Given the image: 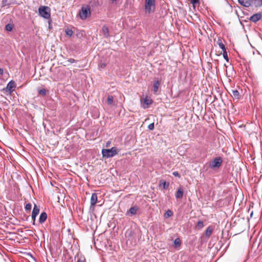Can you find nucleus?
I'll use <instances>...</instances> for the list:
<instances>
[{
  "instance_id": "nucleus-1",
  "label": "nucleus",
  "mask_w": 262,
  "mask_h": 262,
  "mask_svg": "<svg viewBox=\"0 0 262 262\" xmlns=\"http://www.w3.org/2000/svg\"><path fill=\"white\" fill-rule=\"evenodd\" d=\"M156 10V0H145L144 11L146 14L154 13Z\"/></svg>"
},
{
  "instance_id": "nucleus-2",
  "label": "nucleus",
  "mask_w": 262,
  "mask_h": 262,
  "mask_svg": "<svg viewBox=\"0 0 262 262\" xmlns=\"http://www.w3.org/2000/svg\"><path fill=\"white\" fill-rule=\"evenodd\" d=\"M118 150L116 147H113L110 149H102V154L103 157L108 158L113 157L118 154Z\"/></svg>"
},
{
  "instance_id": "nucleus-3",
  "label": "nucleus",
  "mask_w": 262,
  "mask_h": 262,
  "mask_svg": "<svg viewBox=\"0 0 262 262\" xmlns=\"http://www.w3.org/2000/svg\"><path fill=\"white\" fill-rule=\"evenodd\" d=\"M39 14L45 19H49L51 16V9L48 6H40L38 8Z\"/></svg>"
},
{
  "instance_id": "nucleus-4",
  "label": "nucleus",
  "mask_w": 262,
  "mask_h": 262,
  "mask_svg": "<svg viewBox=\"0 0 262 262\" xmlns=\"http://www.w3.org/2000/svg\"><path fill=\"white\" fill-rule=\"evenodd\" d=\"M90 15V9L88 6L82 7L79 12V17L82 20L85 19Z\"/></svg>"
},
{
  "instance_id": "nucleus-5",
  "label": "nucleus",
  "mask_w": 262,
  "mask_h": 262,
  "mask_svg": "<svg viewBox=\"0 0 262 262\" xmlns=\"http://www.w3.org/2000/svg\"><path fill=\"white\" fill-rule=\"evenodd\" d=\"M222 163V159L221 157H216L210 163V167L211 168H219Z\"/></svg>"
},
{
  "instance_id": "nucleus-6",
  "label": "nucleus",
  "mask_w": 262,
  "mask_h": 262,
  "mask_svg": "<svg viewBox=\"0 0 262 262\" xmlns=\"http://www.w3.org/2000/svg\"><path fill=\"white\" fill-rule=\"evenodd\" d=\"M15 87V82L13 80H11L8 82L7 86L4 89V91H5L6 92H8L10 94H11L14 91Z\"/></svg>"
},
{
  "instance_id": "nucleus-7",
  "label": "nucleus",
  "mask_w": 262,
  "mask_h": 262,
  "mask_svg": "<svg viewBox=\"0 0 262 262\" xmlns=\"http://www.w3.org/2000/svg\"><path fill=\"white\" fill-rule=\"evenodd\" d=\"M239 3L246 7H249L250 6L254 7V1L253 0H238Z\"/></svg>"
},
{
  "instance_id": "nucleus-8",
  "label": "nucleus",
  "mask_w": 262,
  "mask_h": 262,
  "mask_svg": "<svg viewBox=\"0 0 262 262\" xmlns=\"http://www.w3.org/2000/svg\"><path fill=\"white\" fill-rule=\"evenodd\" d=\"M262 17V14L261 13H256L251 16L250 18V20L251 21L254 23H256Z\"/></svg>"
},
{
  "instance_id": "nucleus-9",
  "label": "nucleus",
  "mask_w": 262,
  "mask_h": 262,
  "mask_svg": "<svg viewBox=\"0 0 262 262\" xmlns=\"http://www.w3.org/2000/svg\"><path fill=\"white\" fill-rule=\"evenodd\" d=\"M97 199L98 198L97 194L95 193H92L90 201L91 205L93 206H95L97 202Z\"/></svg>"
},
{
  "instance_id": "nucleus-10",
  "label": "nucleus",
  "mask_w": 262,
  "mask_h": 262,
  "mask_svg": "<svg viewBox=\"0 0 262 262\" xmlns=\"http://www.w3.org/2000/svg\"><path fill=\"white\" fill-rule=\"evenodd\" d=\"M47 218V214L46 212H42L39 216V222L40 223L42 224L45 222Z\"/></svg>"
},
{
  "instance_id": "nucleus-11",
  "label": "nucleus",
  "mask_w": 262,
  "mask_h": 262,
  "mask_svg": "<svg viewBox=\"0 0 262 262\" xmlns=\"http://www.w3.org/2000/svg\"><path fill=\"white\" fill-rule=\"evenodd\" d=\"M102 33L105 37L109 36V30L107 27L103 26L102 28Z\"/></svg>"
},
{
  "instance_id": "nucleus-12",
  "label": "nucleus",
  "mask_w": 262,
  "mask_h": 262,
  "mask_svg": "<svg viewBox=\"0 0 262 262\" xmlns=\"http://www.w3.org/2000/svg\"><path fill=\"white\" fill-rule=\"evenodd\" d=\"M183 189L182 188H179L176 193V198L177 199H181L183 197Z\"/></svg>"
},
{
  "instance_id": "nucleus-13",
  "label": "nucleus",
  "mask_w": 262,
  "mask_h": 262,
  "mask_svg": "<svg viewBox=\"0 0 262 262\" xmlns=\"http://www.w3.org/2000/svg\"><path fill=\"white\" fill-rule=\"evenodd\" d=\"M213 231V228L211 226H209L205 231V234L208 238L209 237Z\"/></svg>"
},
{
  "instance_id": "nucleus-14",
  "label": "nucleus",
  "mask_w": 262,
  "mask_h": 262,
  "mask_svg": "<svg viewBox=\"0 0 262 262\" xmlns=\"http://www.w3.org/2000/svg\"><path fill=\"white\" fill-rule=\"evenodd\" d=\"M144 103L146 105V106H143L144 108H146L148 107V106L152 103V100L149 98L146 97L144 99Z\"/></svg>"
},
{
  "instance_id": "nucleus-15",
  "label": "nucleus",
  "mask_w": 262,
  "mask_h": 262,
  "mask_svg": "<svg viewBox=\"0 0 262 262\" xmlns=\"http://www.w3.org/2000/svg\"><path fill=\"white\" fill-rule=\"evenodd\" d=\"M160 81L158 80L154 82V84H153V91H154V93H156L157 92V91L158 90V88L160 86Z\"/></svg>"
},
{
  "instance_id": "nucleus-16",
  "label": "nucleus",
  "mask_w": 262,
  "mask_h": 262,
  "mask_svg": "<svg viewBox=\"0 0 262 262\" xmlns=\"http://www.w3.org/2000/svg\"><path fill=\"white\" fill-rule=\"evenodd\" d=\"M39 212V209L38 207L36 205H34L33 211L32 212V215H33V216H37Z\"/></svg>"
},
{
  "instance_id": "nucleus-17",
  "label": "nucleus",
  "mask_w": 262,
  "mask_h": 262,
  "mask_svg": "<svg viewBox=\"0 0 262 262\" xmlns=\"http://www.w3.org/2000/svg\"><path fill=\"white\" fill-rule=\"evenodd\" d=\"M231 95H232V96L235 99H238L240 96L238 91L236 90H232V94Z\"/></svg>"
},
{
  "instance_id": "nucleus-18",
  "label": "nucleus",
  "mask_w": 262,
  "mask_h": 262,
  "mask_svg": "<svg viewBox=\"0 0 262 262\" xmlns=\"http://www.w3.org/2000/svg\"><path fill=\"white\" fill-rule=\"evenodd\" d=\"M254 2V7H260L262 6V0H253Z\"/></svg>"
},
{
  "instance_id": "nucleus-19",
  "label": "nucleus",
  "mask_w": 262,
  "mask_h": 262,
  "mask_svg": "<svg viewBox=\"0 0 262 262\" xmlns=\"http://www.w3.org/2000/svg\"><path fill=\"white\" fill-rule=\"evenodd\" d=\"M137 210V208L135 207H131L129 210L128 213H129L131 215H134L136 213Z\"/></svg>"
},
{
  "instance_id": "nucleus-20",
  "label": "nucleus",
  "mask_w": 262,
  "mask_h": 262,
  "mask_svg": "<svg viewBox=\"0 0 262 262\" xmlns=\"http://www.w3.org/2000/svg\"><path fill=\"white\" fill-rule=\"evenodd\" d=\"M217 43L219 46L220 47V48L221 49H222V51H224L226 50V48H225L224 43L222 42V41L220 39H219L217 40Z\"/></svg>"
},
{
  "instance_id": "nucleus-21",
  "label": "nucleus",
  "mask_w": 262,
  "mask_h": 262,
  "mask_svg": "<svg viewBox=\"0 0 262 262\" xmlns=\"http://www.w3.org/2000/svg\"><path fill=\"white\" fill-rule=\"evenodd\" d=\"M65 33L67 36L71 37L73 34V31L71 29H68L65 30Z\"/></svg>"
},
{
  "instance_id": "nucleus-22",
  "label": "nucleus",
  "mask_w": 262,
  "mask_h": 262,
  "mask_svg": "<svg viewBox=\"0 0 262 262\" xmlns=\"http://www.w3.org/2000/svg\"><path fill=\"white\" fill-rule=\"evenodd\" d=\"M113 99H114V98L112 96H108V97H107V103L108 104V105H111L113 104Z\"/></svg>"
},
{
  "instance_id": "nucleus-23",
  "label": "nucleus",
  "mask_w": 262,
  "mask_h": 262,
  "mask_svg": "<svg viewBox=\"0 0 262 262\" xmlns=\"http://www.w3.org/2000/svg\"><path fill=\"white\" fill-rule=\"evenodd\" d=\"M196 227L199 229H202L204 227L203 222L202 221H198L197 225H196Z\"/></svg>"
},
{
  "instance_id": "nucleus-24",
  "label": "nucleus",
  "mask_w": 262,
  "mask_h": 262,
  "mask_svg": "<svg viewBox=\"0 0 262 262\" xmlns=\"http://www.w3.org/2000/svg\"><path fill=\"white\" fill-rule=\"evenodd\" d=\"M160 184L162 185L164 189L167 188L169 186V184L165 181H161Z\"/></svg>"
},
{
  "instance_id": "nucleus-25",
  "label": "nucleus",
  "mask_w": 262,
  "mask_h": 262,
  "mask_svg": "<svg viewBox=\"0 0 262 262\" xmlns=\"http://www.w3.org/2000/svg\"><path fill=\"white\" fill-rule=\"evenodd\" d=\"M6 30L8 31H11L13 29V25L11 24H7L5 27Z\"/></svg>"
},
{
  "instance_id": "nucleus-26",
  "label": "nucleus",
  "mask_w": 262,
  "mask_h": 262,
  "mask_svg": "<svg viewBox=\"0 0 262 262\" xmlns=\"http://www.w3.org/2000/svg\"><path fill=\"white\" fill-rule=\"evenodd\" d=\"M174 244L176 247H179L181 245V241L179 238H177L174 241Z\"/></svg>"
},
{
  "instance_id": "nucleus-27",
  "label": "nucleus",
  "mask_w": 262,
  "mask_h": 262,
  "mask_svg": "<svg viewBox=\"0 0 262 262\" xmlns=\"http://www.w3.org/2000/svg\"><path fill=\"white\" fill-rule=\"evenodd\" d=\"M223 55L224 59L228 62L229 61V59L227 55V52H226V50L223 51Z\"/></svg>"
},
{
  "instance_id": "nucleus-28",
  "label": "nucleus",
  "mask_w": 262,
  "mask_h": 262,
  "mask_svg": "<svg viewBox=\"0 0 262 262\" xmlns=\"http://www.w3.org/2000/svg\"><path fill=\"white\" fill-rule=\"evenodd\" d=\"M172 215V211L170 210H168L165 214V216L166 217H168L171 216Z\"/></svg>"
},
{
  "instance_id": "nucleus-29",
  "label": "nucleus",
  "mask_w": 262,
  "mask_h": 262,
  "mask_svg": "<svg viewBox=\"0 0 262 262\" xmlns=\"http://www.w3.org/2000/svg\"><path fill=\"white\" fill-rule=\"evenodd\" d=\"M38 93L40 95L45 96L46 94V90L45 89L39 90Z\"/></svg>"
},
{
  "instance_id": "nucleus-30",
  "label": "nucleus",
  "mask_w": 262,
  "mask_h": 262,
  "mask_svg": "<svg viewBox=\"0 0 262 262\" xmlns=\"http://www.w3.org/2000/svg\"><path fill=\"white\" fill-rule=\"evenodd\" d=\"M32 207V205L31 204L29 203L26 205L25 209L27 211H30Z\"/></svg>"
},
{
  "instance_id": "nucleus-31",
  "label": "nucleus",
  "mask_w": 262,
  "mask_h": 262,
  "mask_svg": "<svg viewBox=\"0 0 262 262\" xmlns=\"http://www.w3.org/2000/svg\"><path fill=\"white\" fill-rule=\"evenodd\" d=\"M148 128L149 130H153L154 129V123H152L148 125Z\"/></svg>"
},
{
  "instance_id": "nucleus-32",
  "label": "nucleus",
  "mask_w": 262,
  "mask_h": 262,
  "mask_svg": "<svg viewBox=\"0 0 262 262\" xmlns=\"http://www.w3.org/2000/svg\"><path fill=\"white\" fill-rule=\"evenodd\" d=\"M172 174L175 177H178V178L180 177V175L178 171H174V172H173Z\"/></svg>"
},
{
  "instance_id": "nucleus-33",
  "label": "nucleus",
  "mask_w": 262,
  "mask_h": 262,
  "mask_svg": "<svg viewBox=\"0 0 262 262\" xmlns=\"http://www.w3.org/2000/svg\"><path fill=\"white\" fill-rule=\"evenodd\" d=\"M106 67V64L105 63H101L100 66H99V67L101 68V69H103L105 67Z\"/></svg>"
},
{
  "instance_id": "nucleus-34",
  "label": "nucleus",
  "mask_w": 262,
  "mask_h": 262,
  "mask_svg": "<svg viewBox=\"0 0 262 262\" xmlns=\"http://www.w3.org/2000/svg\"><path fill=\"white\" fill-rule=\"evenodd\" d=\"M68 61L71 63H74L75 62V60L73 58H70L68 60Z\"/></svg>"
},
{
  "instance_id": "nucleus-35",
  "label": "nucleus",
  "mask_w": 262,
  "mask_h": 262,
  "mask_svg": "<svg viewBox=\"0 0 262 262\" xmlns=\"http://www.w3.org/2000/svg\"><path fill=\"white\" fill-rule=\"evenodd\" d=\"M36 216H33V215H31L32 219L33 221V225H34V224H35V221Z\"/></svg>"
},
{
  "instance_id": "nucleus-36",
  "label": "nucleus",
  "mask_w": 262,
  "mask_h": 262,
  "mask_svg": "<svg viewBox=\"0 0 262 262\" xmlns=\"http://www.w3.org/2000/svg\"><path fill=\"white\" fill-rule=\"evenodd\" d=\"M3 74V70L0 68V75H2Z\"/></svg>"
},
{
  "instance_id": "nucleus-37",
  "label": "nucleus",
  "mask_w": 262,
  "mask_h": 262,
  "mask_svg": "<svg viewBox=\"0 0 262 262\" xmlns=\"http://www.w3.org/2000/svg\"><path fill=\"white\" fill-rule=\"evenodd\" d=\"M77 262H84L83 259H79L77 261Z\"/></svg>"
},
{
  "instance_id": "nucleus-38",
  "label": "nucleus",
  "mask_w": 262,
  "mask_h": 262,
  "mask_svg": "<svg viewBox=\"0 0 262 262\" xmlns=\"http://www.w3.org/2000/svg\"><path fill=\"white\" fill-rule=\"evenodd\" d=\"M109 144H110V143L107 142V144H106V146H108Z\"/></svg>"
},
{
  "instance_id": "nucleus-39",
  "label": "nucleus",
  "mask_w": 262,
  "mask_h": 262,
  "mask_svg": "<svg viewBox=\"0 0 262 262\" xmlns=\"http://www.w3.org/2000/svg\"><path fill=\"white\" fill-rule=\"evenodd\" d=\"M111 1H112V2H115V1H116V0H111Z\"/></svg>"
}]
</instances>
